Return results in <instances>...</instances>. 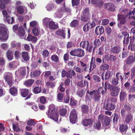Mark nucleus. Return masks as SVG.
Wrapping results in <instances>:
<instances>
[{
	"label": "nucleus",
	"instance_id": "obj_1",
	"mask_svg": "<svg viewBox=\"0 0 135 135\" xmlns=\"http://www.w3.org/2000/svg\"><path fill=\"white\" fill-rule=\"evenodd\" d=\"M92 98L95 102H98L100 101L101 96L97 90H93L90 92L87 91L85 98L86 100H90Z\"/></svg>",
	"mask_w": 135,
	"mask_h": 135
},
{
	"label": "nucleus",
	"instance_id": "obj_2",
	"mask_svg": "<svg viewBox=\"0 0 135 135\" xmlns=\"http://www.w3.org/2000/svg\"><path fill=\"white\" fill-rule=\"evenodd\" d=\"M46 114L49 118H51L55 121H57L58 119L57 109L53 105H50Z\"/></svg>",
	"mask_w": 135,
	"mask_h": 135
},
{
	"label": "nucleus",
	"instance_id": "obj_3",
	"mask_svg": "<svg viewBox=\"0 0 135 135\" xmlns=\"http://www.w3.org/2000/svg\"><path fill=\"white\" fill-rule=\"evenodd\" d=\"M117 102V99L115 98H108L104 102V108L108 110H112L114 109L115 105Z\"/></svg>",
	"mask_w": 135,
	"mask_h": 135
},
{
	"label": "nucleus",
	"instance_id": "obj_4",
	"mask_svg": "<svg viewBox=\"0 0 135 135\" xmlns=\"http://www.w3.org/2000/svg\"><path fill=\"white\" fill-rule=\"evenodd\" d=\"M88 8H85L82 12L81 16V20L83 22H86L90 19V15Z\"/></svg>",
	"mask_w": 135,
	"mask_h": 135
},
{
	"label": "nucleus",
	"instance_id": "obj_5",
	"mask_svg": "<svg viewBox=\"0 0 135 135\" xmlns=\"http://www.w3.org/2000/svg\"><path fill=\"white\" fill-rule=\"evenodd\" d=\"M70 54L72 56L82 57L84 55V51L82 49L78 48L71 50Z\"/></svg>",
	"mask_w": 135,
	"mask_h": 135
},
{
	"label": "nucleus",
	"instance_id": "obj_6",
	"mask_svg": "<svg viewBox=\"0 0 135 135\" xmlns=\"http://www.w3.org/2000/svg\"><path fill=\"white\" fill-rule=\"evenodd\" d=\"M3 78L6 81L10 87L13 85V76L12 74L10 73L6 72L4 73Z\"/></svg>",
	"mask_w": 135,
	"mask_h": 135
},
{
	"label": "nucleus",
	"instance_id": "obj_7",
	"mask_svg": "<svg viewBox=\"0 0 135 135\" xmlns=\"http://www.w3.org/2000/svg\"><path fill=\"white\" fill-rule=\"evenodd\" d=\"M80 46L83 49L85 48L86 50L91 52L93 48V45L90 44L88 41H83L80 43Z\"/></svg>",
	"mask_w": 135,
	"mask_h": 135
},
{
	"label": "nucleus",
	"instance_id": "obj_8",
	"mask_svg": "<svg viewBox=\"0 0 135 135\" xmlns=\"http://www.w3.org/2000/svg\"><path fill=\"white\" fill-rule=\"evenodd\" d=\"M77 114L76 110L73 109L71 112L69 116L70 120L71 123H74L77 119Z\"/></svg>",
	"mask_w": 135,
	"mask_h": 135
},
{
	"label": "nucleus",
	"instance_id": "obj_9",
	"mask_svg": "<svg viewBox=\"0 0 135 135\" xmlns=\"http://www.w3.org/2000/svg\"><path fill=\"white\" fill-rule=\"evenodd\" d=\"M120 89L117 86H114L110 90L112 91L110 93V95L114 97L117 96L119 94Z\"/></svg>",
	"mask_w": 135,
	"mask_h": 135
},
{
	"label": "nucleus",
	"instance_id": "obj_10",
	"mask_svg": "<svg viewBox=\"0 0 135 135\" xmlns=\"http://www.w3.org/2000/svg\"><path fill=\"white\" fill-rule=\"evenodd\" d=\"M103 5L105 9L110 11H114L115 10V7L114 4L112 3H104Z\"/></svg>",
	"mask_w": 135,
	"mask_h": 135
},
{
	"label": "nucleus",
	"instance_id": "obj_11",
	"mask_svg": "<svg viewBox=\"0 0 135 135\" xmlns=\"http://www.w3.org/2000/svg\"><path fill=\"white\" fill-rule=\"evenodd\" d=\"M26 67H22L20 68L15 72V75L16 76L18 75L24 76L26 75Z\"/></svg>",
	"mask_w": 135,
	"mask_h": 135
},
{
	"label": "nucleus",
	"instance_id": "obj_12",
	"mask_svg": "<svg viewBox=\"0 0 135 135\" xmlns=\"http://www.w3.org/2000/svg\"><path fill=\"white\" fill-rule=\"evenodd\" d=\"M118 20L121 24H124L126 22V18L127 17V15H118Z\"/></svg>",
	"mask_w": 135,
	"mask_h": 135
},
{
	"label": "nucleus",
	"instance_id": "obj_13",
	"mask_svg": "<svg viewBox=\"0 0 135 135\" xmlns=\"http://www.w3.org/2000/svg\"><path fill=\"white\" fill-rule=\"evenodd\" d=\"M104 31V28L102 26H98L95 28V33L97 35H100L103 33Z\"/></svg>",
	"mask_w": 135,
	"mask_h": 135
},
{
	"label": "nucleus",
	"instance_id": "obj_14",
	"mask_svg": "<svg viewBox=\"0 0 135 135\" xmlns=\"http://www.w3.org/2000/svg\"><path fill=\"white\" fill-rule=\"evenodd\" d=\"M65 8L64 7H62L60 8L55 13L54 16L55 17H58L60 18L62 16V12L64 9Z\"/></svg>",
	"mask_w": 135,
	"mask_h": 135
},
{
	"label": "nucleus",
	"instance_id": "obj_15",
	"mask_svg": "<svg viewBox=\"0 0 135 135\" xmlns=\"http://www.w3.org/2000/svg\"><path fill=\"white\" fill-rule=\"evenodd\" d=\"M93 122V120L91 118L85 119L83 121V125L86 126L92 124Z\"/></svg>",
	"mask_w": 135,
	"mask_h": 135
},
{
	"label": "nucleus",
	"instance_id": "obj_16",
	"mask_svg": "<svg viewBox=\"0 0 135 135\" xmlns=\"http://www.w3.org/2000/svg\"><path fill=\"white\" fill-rule=\"evenodd\" d=\"M49 27L52 30H56L58 28V26L57 24H55L53 21H50L48 23Z\"/></svg>",
	"mask_w": 135,
	"mask_h": 135
},
{
	"label": "nucleus",
	"instance_id": "obj_17",
	"mask_svg": "<svg viewBox=\"0 0 135 135\" xmlns=\"http://www.w3.org/2000/svg\"><path fill=\"white\" fill-rule=\"evenodd\" d=\"M91 2L92 4H97V6L99 8L102 7L103 3L102 0H91Z\"/></svg>",
	"mask_w": 135,
	"mask_h": 135
},
{
	"label": "nucleus",
	"instance_id": "obj_18",
	"mask_svg": "<svg viewBox=\"0 0 135 135\" xmlns=\"http://www.w3.org/2000/svg\"><path fill=\"white\" fill-rule=\"evenodd\" d=\"M135 61V56H129L127 59L126 61V63L128 64H130Z\"/></svg>",
	"mask_w": 135,
	"mask_h": 135
},
{
	"label": "nucleus",
	"instance_id": "obj_19",
	"mask_svg": "<svg viewBox=\"0 0 135 135\" xmlns=\"http://www.w3.org/2000/svg\"><path fill=\"white\" fill-rule=\"evenodd\" d=\"M65 31L64 30L60 29L56 31L55 34L59 36H61L62 37L64 38L65 37Z\"/></svg>",
	"mask_w": 135,
	"mask_h": 135
},
{
	"label": "nucleus",
	"instance_id": "obj_20",
	"mask_svg": "<svg viewBox=\"0 0 135 135\" xmlns=\"http://www.w3.org/2000/svg\"><path fill=\"white\" fill-rule=\"evenodd\" d=\"M81 111L83 114H87L89 112V107L88 105L85 104L82 105L81 106Z\"/></svg>",
	"mask_w": 135,
	"mask_h": 135
},
{
	"label": "nucleus",
	"instance_id": "obj_21",
	"mask_svg": "<svg viewBox=\"0 0 135 135\" xmlns=\"http://www.w3.org/2000/svg\"><path fill=\"white\" fill-rule=\"evenodd\" d=\"M22 59L25 61H27L30 59V57L28 56L27 52L23 51L21 54Z\"/></svg>",
	"mask_w": 135,
	"mask_h": 135
},
{
	"label": "nucleus",
	"instance_id": "obj_22",
	"mask_svg": "<svg viewBox=\"0 0 135 135\" xmlns=\"http://www.w3.org/2000/svg\"><path fill=\"white\" fill-rule=\"evenodd\" d=\"M121 50L119 46H115L111 49V52L113 53L117 54L120 52Z\"/></svg>",
	"mask_w": 135,
	"mask_h": 135
},
{
	"label": "nucleus",
	"instance_id": "obj_23",
	"mask_svg": "<svg viewBox=\"0 0 135 135\" xmlns=\"http://www.w3.org/2000/svg\"><path fill=\"white\" fill-rule=\"evenodd\" d=\"M6 56L9 61L11 60L13 58V57L12 51L8 50L6 52Z\"/></svg>",
	"mask_w": 135,
	"mask_h": 135
},
{
	"label": "nucleus",
	"instance_id": "obj_24",
	"mask_svg": "<svg viewBox=\"0 0 135 135\" xmlns=\"http://www.w3.org/2000/svg\"><path fill=\"white\" fill-rule=\"evenodd\" d=\"M0 40L2 41H5L7 40L8 37V35L7 32H3L0 34Z\"/></svg>",
	"mask_w": 135,
	"mask_h": 135
},
{
	"label": "nucleus",
	"instance_id": "obj_25",
	"mask_svg": "<svg viewBox=\"0 0 135 135\" xmlns=\"http://www.w3.org/2000/svg\"><path fill=\"white\" fill-rule=\"evenodd\" d=\"M88 81L86 80H82L78 83L77 85L78 86L83 87L86 86H88Z\"/></svg>",
	"mask_w": 135,
	"mask_h": 135
},
{
	"label": "nucleus",
	"instance_id": "obj_26",
	"mask_svg": "<svg viewBox=\"0 0 135 135\" xmlns=\"http://www.w3.org/2000/svg\"><path fill=\"white\" fill-rule=\"evenodd\" d=\"M29 92V90L28 89H22L21 90V95L22 97H25L28 95Z\"/></svg>",
	"mask_w": 135,
	"mask_h": 135
},
{
	"label": "nucleus",
	"instance_id": "obj_27",
	"mask_svg": "<svg viewBox=\"0 0 135 135\" xmlns=\"http://www.w3.org/2000/svg\"><path fill=\"white\" fill-rule=\"evenodd\" d=\"M124 107L125 109L127 111L132 112L134 110L133 107L129 104H125L124 105Z\"/></svg>",
	"mask_w": 135,
	"mask_h": 135
},
{
	"label": "nucleus",
	"instance_id": "obj_28",
	"mask_svg": "<svg viewBox=\"0 0 135 135\" xmlns=\"http://www.w3.org/2000/svg\"><path fill=\"white\" fill-rule=\"evenodd\" d=\"M11 94L13 96H15L17 94V89L15 87H12L9 89Z\"/></svg>",
	"mask_w": 135,
	"mask_h": 135
},
{
	"label": "nucleus",
	"instance_id": "obj_29",
	"mask_svg": "<svg viewBox=\"0 0 135 135\" xmlns=\"http://www.w3.org/2000/svg\"><path fill=\"white\" fill-rule=\"evenodd\" d=\"M96 62L95 61V60L93 61L91 59L90 64V67L89 68V72H90L93 69L95 68L96 67Z\"/></svg>",
	"mask_w": 135,
	"mask_h": 135
},
{
	"label": "nucleus",
	"instance_id": "obj_30",
	"mask_svg": "<svg viewBox=\"0 0 135 135\" xmlns=\"http://www.w3.org/2000/svg\"><path fill=\"white\" fill-rule=\"evenodd\" d=\"M132 118V115L131 113L129 112L126 115L125 122L127 123H129L131 120Z\"/></svg>",
	"mask_w": 135,
	"mask_h": 135
},
{
	"label": "nucleus",
	"instance_id": "obj_31",
	"mask_svg": "<svg viewBox=\"0 0 135 135\" xmlns=\"http://www.w3.org/2000/svg\"><path fill=\"white\" fill-rule=\"evenodd\" d=\"M27 40L32 42H35L37 41V38L36 37L29 35L27 37Z\"/></svg>",
	"mask_w": 135,
	"mask_h": 135
},
{
	"label": "nucleus",
	"instance_id": "obj_32",
	"mask_svg": "<svg viewBox=\"0 0 135 135\" xmlns=\"http://www.w3.org/2000/svg\"><path fill=\"white\" fill-rule=\"evenodd\" d=\"M76 74L74 71L73 70H69L67 72L66 77L68 78H71L72 76H74Z\"/></svg>",
	"mask_w": 135,
	"mask_h": 135
},
{
	"label": "nucleus",
	"instance_id": "obj_33",
	"mask_svg": "<svg viewBox=\"0 0 135 135\" xmlns=\"http://www.w3.org/2000/svg\"><path fill=\"white\" fill-rule=\"evenodd\" d=\"M34 81V80L33 79H29L25 81L24 84L27 86H31L33 84Z\"/></svg>",
	"mask_w": 135,
	"mask_h": 135
},
{
	"label": "nucleus",
	"instance_id": "obj_34",
	"mask_svg": "<svg viewBox=\"0 0 135 135\" xmlns=\"http://www.w3.org/2000/svg\"><path fill=\"white\" fill-rule=\"evenodd\" d=\"M79 23V21L76 20H73L70 23V26L72 27H76L78 25Z\"/></svg>",
	"mask_w": 135,
	"mask_h": 135
},
{
	"label": "nucleus",
	"instance_id": "obj_35",
	"mask_svg": "<svg viewBox=\"0 0 135 135\" xmlns=\"http://www.w3.org/2000/svg\"><path fill=\"white\" fill-rule=\"evenodd\" d=\"M21 45V44L19 42L17 43L15 41H13L11 43V46L12 48H17L19 47Z\"/></svg>",
	"mask_w": 135,
	"mask_h": 135
},
{
	"label": "nucleus",
	"instance_id": "obj_36",
	"mask_svg": "<svg viewBox=\"0 0 135 135\" xmlns=\"http://www.w3.org/2000/svg\"><path fill=\"white\" fill-rule=\"evenodd\" d=\"M98 93L102 94V95H104L107 91V90H105L103 87H100L97 90Z\"/></svg>",
	"mask_w": 135,
	"mask_h": 135
},
{
	"label": "nucleus",
	"instance_id": "obj_37",
	"mask_svg": "<svg viewBox=\"0 0 135 135\" xmlns=\"http://www.w3.org/2000/svg\"><path fill=\"white\" fill-rule=\"evenodd\" d=\"M6 20L8 23L9 24H12L14 21V18L11 17L9 16H8L6 18Z\"/></svg>",
	"mask_w": 135,
	"mask_h": 135
},
{
	"label": "nucleus",
	"instance_id": "obj_38",
	"mask_svg": "<svg viewBox=\"0 0 135 135\" xmlns=\"http://www.w3.org/2000/svg\"><path fill=\"white\" fill-rule=\"evenodd\" d=\"M126 93L124 91H122L120 94V101H123L125 99L126 97Z\"/></svg>",
	"mask_w": 135,
	"mask_h": 135
},
{
	"label": "nucleus",
	"instance_id": "obj_39",
	"mask_svg": "<svg viewBox=\"0 0 135 135\" xmlns=\"http://www.w3.org/2000/svg\"><path fill=\"white\" fill-rule=\"evenodd\" d=\"M114 86L112 85H110L107 82H106L104 84V88L107 90V89H108L110 90Z\"/></svg>",
	"mask_w": 135,
	"mask_h": 135
},
{
	"label": "nucleus",
	"instance_id": "obj_40",
	"mask_svg": "<svg viewBox=\"0 0 135 135\" xmlns=\"http://www.w3.org/2000/svg\"><path fill=\"white\" fill-rule=\"evenodd\" d=\"M110 120L109 118L107 116L104 121V123H103V125L104 126H108L110 124Z\"/></svg>",
	"mask_w": 135,
	"mask_h": 135
},
{
	"label": "nucleus",
	"instance_id": "obj_41",
	"mask_svg": "<svg viewBox=\"0 0 135 135\" xmlns=\"http://www.w3.org/2000/svg\"><path fill=\"white\" fill-rule=\"evenodd\" d=\"M19 33L21 36H24L25 34V32L24 29L22 26H20L18 28Z\"/></svg>",
	"mask_w": 135,
	"mask_h": 135
},
{
	"label": "nucleus",
	"instance_id": "obj_42",
	"mask_svg": "<svg viewBox=\"0 0 135 135\" xmlns=\"http://www.w3.org/2000/svg\"><path fill=\"white\" fill-rule=\"evenodd\" d=\"M49 52L47 50H44L42 53V55L44 58H46L49 56Z\"/></svg>",
	"mask_w": 135,
	"mask_h": 135
},
{
	"label": "nucleus",
	"instance_id": "obj_43",
	"mask_svg": "<svg viewBox=\"0 0 135 135\" xmlns=\"http://www.w3.org/2000/svg\"><path fill=\"white\" fill-rule=\"evenodd\" d=\"M128 127L127 125H122L119 127L120 131L122 133L125 132L128 128Z\"/></svg>",
	"mask_w": 135,
	"mask_h": 135
},
{
	"label": "nucleus",
	"instance_id": "obj_44",
	"mask_svg": "<svg viewBox=\"0 0 135 135\" xmlns=\"http://www.w3.org/2000/svg\"><path fill=\"white\" fill-rule=\"evenodd\" d=\"M90 28V23L88 22L86 23L83 27V30L84 32L88 31Z\"/></svg>",
	"mask_w": 135,
	"mask_h": 135
},
{
	"label": "nucleus",
	"instance_id": "obj_45",
	"mask_svg": "<svg viewBox=\"0 0 135 135\" xmlns=\"http://www.w3.org/2000/svg\"><path fill=\"white\" fill-rule=\"evenodd\" d=\"M100 67L102 70L104 71L108 69L109 68V66L108 64H104L101 65Z\"/></svg>",
	"mask_w": 135,
	"mask_h": 135
},
{
	"label": "nucleus",
	"instance_id": "obj_46",
	"mask_svg": "<svg viewBox=\"0 0 135 135\" xmlns=\"http://www.w3.org/2000/svg\"><path fill=\"white\" fill-rule=\"evenodd\" d=\"M17 9L18 12L20 14H22L24 11V8L23 7L21 6H18L17 8Z\"/></svg>",
	"mask_w": 135,
	"mask_h": 135
},
{
	"label": "nucleus",
	"instance_id": "obj_47",
	"mask_svg": "<svg viewBox=\"0 0 135 135\" xmlns=\"http://www.w3.org/2000/svg\"><path fill=\"white\" fill-rule=\"evenodd\" d=\"M31 73V76L34 77H37L40 74V72L39 70H36L32 73V74Z\"/></svg>",
	"mask_w": 135,
	"mask_h": 135
},
{
	"label": "nucleus",
	"instance_id": "obj_48",
	"mask_svg": "<svg viewBox=\"0 0 135 135\" xmlns=\"http://www.w3.org/2000/svg\"><path fill=\"white\" fill-rule=\"evenodd\" d=\"M85 93V91L84 90H79L77 92V94L80 97H82V96Z\"/></svg>",
	"mask_w": 135,
	"mask_h": 135
},
{
	"label": "nucleus",
	"instance_id": "obj_49",
	"mask_svg": "<svg viewBox=\"0 0 135 135\" xmlns=\"http://www.w3.org/2000/svg\"><path fill=\"white\" fill-rule=\"evenodd\" d=\"M54 8V4L53 3H49L46 6L47 10L48 11H51Z\"/></svg>",
	"mask_w": 135,
	"mask_h": 135
},
{
	"label": "nucleus",
	"instance_id": "obj_50",
	"mask_svg": "<svg viewBox=\"0 0 135 135\" xmlns=\"http://www.w3.org/2000/svg\"><path fill=\"white\" fill-rule=\"evenodd\" d=\"M50 19L47 18H45L43 20V23L44 26H47V23L50 21Z\"/></svg>",
	"mask_w": 135,
	"mask_h": 135
},
{
	"label": "nucleus",
	"instance_id": "obj_51",
	"mask_svg": "<svg viewBox=\"0 0 135 135\" xmlns=\"http://www.w3.org/2000/svg\"><path fill=\"white\" fill-rule=\"evenodd\" d=\"M106 116L104 115L103 114L100 115L98 116L99 121H100V122L101 121L103 123V121L104 120Z\"/></svg>",
	"mask_w": 135,
	"mask_h": 135
},
{
	"label": "nucleus",
	"instance_id": "obj_52",
	"mask_svg": "<svg viewBox=\"0 0 135 135\" xmlns=\"http://www.w3.org/2000/svg\"><path fill=\"white\" fill-rule=\"evenodd\" d=\"M33 92L36 94L40 93L41 91L40 88L39 87H36L33 90Z\"/></svg>",
	"mask_w": 135,
	"mask_h": 135
},
{
	"label": "nucleus",
	"instance_id": "obj_53",
	"mask_svg": "<svg viewBox=\"0 0 135 135\" xmlns=\"http://www.w3.org/2000/svg\"><path fill=\"white\" fill-rule=\"evenodd\" d=\"M52 60L55 62H57L59 61V58L56 55H52L51 57Z\"/></svg>",
	"mask_w": 135,
	"mask_h": 135
},
{
	"label": "nucleus",
	"instance_id": "obj_54",
	"mask_svg": "<svg viewBox=\"0 0 135 135\" xmlns=\"http://www.w3.org/2000/svg\"><path fill=\"white\" fill-rule=\"evenodd\" d=\"M27 124L29 126H34L36 124V123L34 121L33 119H31L27 121Z\"/></svg>",
	"mask_w": 135,
	"mask_h": 135
},
{
	"label": "nucleus",
	"instance_id": "obj_55",
	"mask_svg": "<svg viewBox=\"0 0 135 135\" xmlns=\"http://www.w3.org/2000/svg\"><path fill=\"white\" fill-rule=\"evenodd\" d=\"M93 79L94 81L96 82H99L101 80L100 78L97 75H93Z\"/></svg>",
	"mask_w": 135,
	"mask_h": 135
},
{
	"label": "nucleus",
	"instance_id": "obj_56",
	"mask_svg": "<svg viewBox=\"0 0 135 135\" xmlns=\"http://www.w3.org/2000/svg\"><path fill=\"white\" fill-rule=\"evenodd\" d=\"M73 69L76 72L79 73H81L83 71V70L79 67L75 66L74 68Z\"/></svg>",
	"mask_w": 135,
	"mask_h": 135
},
{
	"label": "nucleus",
	"instance_id": "obj_57",
	"mask_svg": "<svg viewBox=\"0 0 135 135\" xmlns=\"http://www.w3.org/2000/svg\"><path fill=\"white\" fill-rule=\"evenodd\" d=\"M32 32L33 34L36 36L38 35L39 33V31L37 28H35L32 30Z\"/></svg>",
	"mask_w": 135,
	"mask_h": 135
},
{
	"label": "nucleus",
	"instance_id": "obj_58",
	"mask_svg": "<svg viewBox=\"0 0 135 135\" xmlns=\"http://www.w3.org/2000/svg\"><path fill=\"white\" fill-rule=\"evenodd\" d=\"M67 111L66 109L63 108L61 109L60 111V114L62 116H65L66 114Z\"/></svg>",
	"mask_w": 135,
	"mask_h": 135
},
{
	"label": "nucleus",
	"instance_id": "obj_59",
	"mask_svg": "<svg viewBox=\"0 0 135 135\" xmlns=\"http://www.w3.org/2000/svg\"><path fill=\"white\" fill-rule=\"evenodd\" d=\"M71 2L73 6H76L79 4L80 0H72Z\"/></svg>",
	"mask_w": 135,
	"mask_h": 135
},
{
	"label": "nucleus",
	"instance_id": "obj_60",
	"mask_svg": "<svg viewBox=\"0 0 135 135\" xmlns=\"http://www.w3.org/2000/svg\"><path fill=\"white\" fill-rule=\"evenodd\" d=\"M118 80L115 78H114L112 80V84L114 85L115 86L117 85L118 84Z\"/></svg>",
	"mask_w": 135,
	"mask_h": 135
},
{
	"label": "nucleus",
	"instance_id": "obj_61",
	"mask_svg": "<svg viewBox=\"0 0 135 135\" xmlns=\"http://www.w3.org/2000/svg\"><path fill=\"white\" fill-rule=\"evenodd\" d=\"M7 30L5 27L2 26H0V34L3 33V32H7Z\"/></svg>",
	"mask_w": 135,
	"mask_h": 135
},
{
	"label": "nucleus",
	"instance_id": "obj_62",
	"mask_svg": "<svg viewBox=\"0 0 135 135\" xmlns=\"http://www.w3.org/2000/svg\"><path fill=\"white\" fill-rule=\"evenodd\" d=\"M64 94L61 92H59L58 93L57 95V99L59 100H61L62 99L63 97Z\"/></svg>",
	"mask_w": 135,
	"mask_h": 135
},
{
	"label": "nucleus",
	"instance_id": "obj_63",
	"mask_svg": "<svg viewBox=\"0 0 135 135\" xmlns=\"http://www.w3.org/2000/svg\"><path fill=\"white\" fill-rule=\"evenodd\" d=\"M110 72L109 71H107L105 74V79L106 80L108 79L110 76Z\"/></svg>",
	"mask_w": 135,
	"mask_h": 135
},
{
	"label": "nucleus",
	"instance_id": "obj_64",
	"mask_svg": "<svg viewBox=\"0 0 135 135\" xmlns=\"http://www.w3.org/2000/svg\"><path fill=\"white\" fill-rule=\"evenodd\" d=\"M46 84L47 86L48 87H50L51 88H53L55 86L53 82L48 81L46 83Z\"/></svg>",
	"mask_w": 135,
	"mask_h": 135
}]
</instances>
